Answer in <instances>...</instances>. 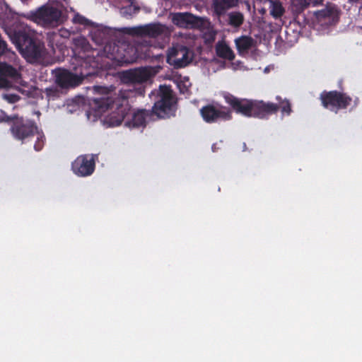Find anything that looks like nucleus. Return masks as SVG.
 <instances>
[{"label":"nucleus","mask_w":362,"mask_h":362,"mask_svg":"<svg viewBox=\"0 0 362 362\" xmlns=\"http://www.w3.org/2000/svg\"><path fill=\"white\" fill-rule=\"evenodd\" d=\"M91 39L96 45H103L105 40V33L99 30L90 33Z\"/></svg>","instance_id":"22"},{"label":"nucleus","mask_w":362,"mask_h":362,"mask_svg":"<svg viewBox=\"0 0 362 362\" xmlns=\"http://www.w3.org/2000/svg\"><path fill=\"white\" fill-rule=\"evenodd\" d=\"M237 0H213L214 12L218 16L225 14L227 10L235 6Z\"/></svg>","instance_id":"17"},{"label":"nucleus","mask_w":362,"mask_h":362,"mask_svg":"<svg viewBox=\"0 0 362 362\" xmlns=\"http://www.w3.org/2000/svg\"><path fill=\"white\" fill-rule=\"evenodd\" d=\"M64 6L59 1H48L28 14L31 21L44 28H54L64 23Z\"/></svg>","instance_id":"4"},{"label":"nucleus","mask_w":362,"mask_h":362,"mask_svg":"<svg viewBox=\"0 0 362 362\" xmlns=\"http://www.w3.org/2000/svg\"><path fill=\"white\" fill-rule=\"evenodd\" d=\"M95 96L90 100V105L98 114L105 113L109 110L112 111L107 116L111 126H119L131 110L129 98L132 92L129 90L108 88L103 86H94Z\"/></svg>","instance_id":"1"},{"label":"nucleus","mask_w":362,"mask_h":362,"mask_svg":"<svg viewBox=\"0 0 362 362\" xmlns=\"http://www.w3.org/2000/svg\"><path fill=\"white\" fill-rule=\"evenodd\" d=\"M359 103V99L358 98H356L354 100V106H357Z\"/></svg>","instance_id":"31"},{"label":"nucleus","mask_w":362,"mask_h":362,"mask_svg":"<svg viewBox=\"0 0 362 362\" xmlns=\"http://www.w3.org/2000/svg\"><path fill=\"white\" fill-rule=\"evenodd\" d=\"M20 116L18 115H4L0 119V122L8 123L10 125V127L12 126V124H13L14 120L16 118H19Z\"/></svg>","instance_id":"26"},{"label":"nucleus","mask_w":362,"mask_h":362,"mask_svg":"<svg viewBox=\"0 0 362 362\" xmlns=\"http://www.w3.org/2000/svg\"><path fill=\"white\" fill-rule=\"evenodd\" d=\"M269 4L270 15L275 19L280 18L284 13L285 9L279 1L267 0Z\"/></svg>","instance_id":"19"},{"label":"nucleus","mask_w":362,"mask_h":362,"mask_svg":"<svg viewBox=\"0 0 362 362\" xmlns=\"http://www.w3.org/2000/svg\"><path fill=\"white\" fill-rule=\"evenodd\" d=\"M0 77L6 78L12 84V82H18L21 79V74L12 65L0 62Z\"/></svg>","instance_id":"14"},{"label":"nucleus","mask_w":362,"mask_h":362,"mask_svg":"<svg viewBox=\"0 0 362 362\" xmlns=\"http://www.w3.org/2000/svg\"><path fill=\"white\" fill-rule=\"evenodd\" d=\"M11 87V82L6 78H4L0 77V89L1 88H8Z\"/></svg>","instance_id":"29"},{"label":"nucleus","mask_w":362,"mask_h":362,"mask_svg":"<svg viewBox=\"0 0 362 362\" xmlns=\"http://www.w3.org/2000/svg\"><path fill=\"white\" fill-rule=\"evenodd\" d=\"M3 98L10 103H15L21 99V97L16 94H4Z\"/></svg>","instance_id":"28"},{"label":"nucleus","mask_w":362,"mask_h":362,"mask_svg":"<svg viewBox=\"0 0 362 362\" xmlns=\"http://www.w3.org/2000/svg\"><path fill=\"white\" fill-rule=\"evenodd\" d=\"M55 83L62 89L74 88L82 83L86 75H78L65 69L54 71Z\"/></svg>","instance_id":"11"},{"label":"nucleus","mask_w":362,"mask_h":362,"mask_svg":"<svg viewBox=\"0 0 362 362\" xmlns=\"http://www.w3.org/2000/svg\"><path fill=\"white\" fill-rule=\"evenodd\" d=\"M45 93L49 99H55L59 95V90L57 88H48L45 90Z\"/></svg>","instance_id":"25"},{"label":"nucleus","mask_w":362,"mask_h":362,"mask_svg":"<svg viewBox=\"0 0 362 362\" xmlns=\"http://www.w3.org/2000/svg\"><path fill=\"white\" fill-rule=\"evenodd\" d=\"M223 98L231 109L237 114L247 117L268 119L269 116L276 114L279 110L282 115H290L292 112L291 104L287 99L276 96L278 103L264 102L263 100L239 98L229 93L223 94Z\"/></svg>","instance_id":"2"},{"label":"nucleus","mask_w":362,"mask_h":362,"mask_svg":"<svg viewBox=\"0 0 362 362\" xmlns=\"http://www.w3.org/2000/svg\"><path fill=\"white\" fill-rule=\"evenodd\" d=\"M192 57L193 54L189 48L177 45L169 49L166 61L174 69H181L190 64Z\"/></svg>","instance_id":"9"},{"label":"nucleus","mask_w":362,"mask_h":362,"mask_svg":"<svg viewBox=\"0 0 362 362\" xmlns=\"http://www.w3.org/2000/svg\"><path fill=\"white\" fill-rule=\"evenodd\" d=\"M120 77L125 83L140 84L150 78L151 73L148 68L139 67L122 71Z\"/></svg>","instance_id":"12"},{"label":"nucleus","mask_w":362,"mask_h":362,"mask_svg":"<svg viewBox=\"0 0 362 362\" xmlns=\"http://www.w3.org/2000/svg\"><path fill=\"white\" fill-rule=\"evenodd\" d=\"M201 115L207 123H216L232 119V110L223 105H206L200 110Z\"/></svg>","instance_id":"8"},{"label":"nucleus","mask_w":362,"mask_h":362,"mask_svg":"<svg viewBox=\"0 0 362 362\" xmlns=\"http://www.w3.org/2000/svg\"><path fill=\"white\" fill-rule=\"evenodd\" d=\"M229 24L235 28L240 27L244 21L243 15L240 12H232L229 13Z\"/></svg>","instance_id":"20"},{"label":"nucleus","mask_w":362,"mask_h":362,"mask_svg":"<svg viewBox=\"0 0 362 362\" xmlns=\"http://www.w3.org/2000/svg\"><path fill=\"white\" fill-rule=\"evenodd\" d=\"M356 21L358 27L362 29V13H359Z\"/></svg>","instance_id":"30"},{"label":"nucleus","mask_w":362,"mask_h":362,"mask_svg":"<svg viewBox=\"0 0 362 362\" xmlns=\"http://www.w3.org/2000/svg\"><path fill=\"white\" fill-rule=\"evenodd\" d=\"M73 23L84 26H89L92 25V22L90 20L79 13L74 15L73 18Z\"/></svg>","instance_id":"23"},{"label":"nucleus","mask_w":362,"mask_h":362,"mask_svg":"<svg viewBox=\"0 0 362 362\" xmlns=\"http://www.w3.org/2000/svg\"><path fill=\"white\" fill-rule=\"evenodd\" d=\"M216 55L223 59L233 61L235 55L231 48L223 42H218L216 45Z\"/></svg>","instance_id":"18"},{"label":"nucleus","mask_w":362,"mask_h":362,"mask_svg":"<svg viewBox=\"0 0 362 362\" xmlns=\"http://www.w3.org/2000/svg\"><path fill=\"white\" fill-rule=\"evenodd\" d=\"M140 11V7L136 4H129L121 8V13L126 18L132 17Z\"/></svg>","instance_id":"21"},{"label":"nucleus","mask_w":362,"mask_h":362,"mask_svg":"<svg viewBox=\"0 0 362 362\" xmlns=\"http://www.w3.org/2000/svg\"><path fill=\"white\" fill-rule=\"evenodd\" d=\"M322 0H320V1H322ZM313 4L314 5H317L318 4V0H315V1L313 2Z\"/></svg>","instance_id":"34"},{"label":"nucleus","mask_w":362,"mask_h":362,"mask_svg":"<svg viewBox=\"0 0 362 362\" xmlns=\"http://www.w3.org/2000/svg\"><path fill=\"white\" fill-rule=\"evenodd\" d=\"M158 96L159 99L154 103L151 111L144 109L138 110L133 113L131 120L126 122V126L137 128L144 127L146 119L153 114L163 119L175 116L177 101L170 87L160 86Z\"/></svg>","instance_id":"3"},{"label":"nucleus","mask_w":362,"mask_h":362,"mask_svg":"<svg viewBox=\"0 0 362 362\" xmlns=\"http://www.w3.org/2000/svg\"><path fill=\"white\" fill-rule=\"evenodd\" d=\"M127 2L129 3V4H136L135 0H125Z\"/></svg>","instance_id":"32"},{"label":"nucleus","mask_w":362,"mask_h":362,"mask_svg":"<svg viewBox=\"0 0 362 362\" xmlns=\"http://www.w3.org/2000/svg\"><path fill=\"white\" fill-rule=\"evenodd\" d=\"M320 100L323 107L334 113L346 109L353 100L349 95L338 90H324L320 95Z\"/></svg>","instance_id":"6"},{"label":"nucleus","mask_w":362,"mask_h":362,"mask_svg":"<svg viewBox=\"0 0 362 362\" xmlns=\"http://www.w3.org/2000/svg\"><path fill=\"white\" fill-rule=\"evenodd\" d=\"M7 33L22 55L28 59L38 60L43 57L45 47L25 29L10 30Z\"/></svg>","instance_id":"5"},{"label":"nucleus","mask_w":362,"mask_h":362,"mask_svg":"<svg viewBox=\"0 0 362 362\" xmlns=\"http://www.w3.org/2000/svg\"><path fill=\"white\" fill-rule=\"evenodd\" d=\"M359 0H349L350 2H353V3H356L358 2Z\"/></svg>","instance_id":"35"},{"label":"nucleus","mask_w":362,"mask_h":362,"mask_svg":"<svg viewBox=\"0 0 362 362\" xmlns=\"http://www.w3.org/2000/svg\"><path fill=\"white\" fill-rule=\"evenodd\" d=\"M163 33V26L160 24H149L138 28V34L156 37Z\"/></svg>","instance_id":"15"},{"label":"nucleus","mask_w":362,"mask_h":362,"mask_svg":"<svg viewBox=\"0 0 362 362\" xmlns=\"http://www.w3.org/2000/svg\"><path fill=\"white\" fill-rule=\"evenodd\" d=\"M172 21L180 28H187L199 26L202 23V19L187 12L175 13L172 17Z\"/></svg>","instance_id":"13"},{"label":"nucleus","mask_w":362,"mask_h":362,"mask_svg":"<svg viewBox=\"0 0 362 362\" xmlns=\"http://www.w3.org/2000/svg\"><path fill=\"white\" fill-rule=\"evenodd\" d=\"M38 127L36 122L30 119L21 117L14 120L10 127L13 137L22 142L33 137L37 133Z\"/></svg>","instance_id":"7"},{"label":"nucleus","mask_w":362,"mask_h":362,"mask_svg":"<svg viewBox=\"0 0 362 362\" xmlns=\"http://www.w3.org/2000/svg\"><path fill=\"white\" fill-rule=\"evenodd\" d=\"M96 154H84L78 156L71 163V170L79 177L92 175L95 168Z\"/></svg>","instance_id":"10"},{"label":"nucleus","mask_w":362,"mask_h":362,"mask_svg":"<svg viewBox=\"0 0 362 362\" xmlns=\"http://www.w3.org/2000/svg\"><path fill=\"white\" fill-rule=\"evenodd\" d=\"M78 42H81V45H83V44L86 42V40L83 38L81 40H78Z\"/></svg>","instance_id":"33"},{"label":"nucleus","mask_w":362,"mask_h":362,"mask_svg":"<svg viewBox=\"0 0 362 362\" xmlns=\"http://www.w3.org/2000/svg\"><path fill=\"white\" fill-rule=\"evenodd\" d=\"M36 134L37 137L34 145V148L36 151H40L43 148L46 139L45 135L42 132L40 133L38 130Z\"/></svg>","instance_id":"24"},{"label":"nucleus","mask_w":362,"mask_h":362,"mask_svg":"<svg viewBox=\"0 0 362 362\" xmlns=\"http://www.w3.org/2000/svg\"><path fill=\"white\" fill-rule=\"evenodd\" d=\"M255 41L250 37L242 35L235 40L236 49L239 54L247 52L249 49L255 46Z\"/></svg>","instance_id":"16"},{"label":"nucleus","mask_w":362,"mask_h":362,"mask_svg":"<svg viewBox=\"0 0 362 362\" xmlns=\"http://www.w3.org/2000/svg\"><path fill=\"white\" fill-rule=\"evenodd\" d=\"M332 11L331 9L325 8L316 12L317 18H325L332 16Z\"/></svg>","instance_id":"27"}]
</instances>
